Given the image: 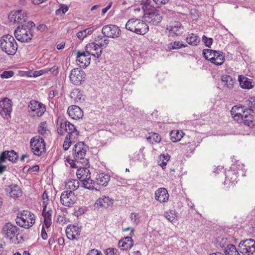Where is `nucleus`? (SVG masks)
<instances>
[{"mask_svg": "<svg viewBox=\"0 0 255 255\" xmlns=\"http://www.w3.org/2000/svg\"><path fill=\"white\" fill-rule=\"evenodd\" d=\"M35 26L34 23L29 21L18 26L14 30L16 39L21 42H28L33 37L32 28Z\"/></svg>", "mask_w": 255, "mask_h": 255, "instance_id": "f257e3e1", "label": "nucleus"}, {"mask_svg": "<svg viewBox=\"0 0 255 255\" xmlns=\"http://www.w3.org/2000/svg\"><path fill=\"white\" fill-rule=\"evenodd\" d=\"M237 110L238 112L235 114L233 118L235 120L240 123H243L245 125L250 126L253 122L254 117L251 114L253 112L252 109L248 108L244 110L242 107H238L234 106L231 111L232 115L233 116L234 110Z\"/></svg>", "mask_w": 255, "mask_h": 255, "instance_id": "f03ea898", "label": "nucleus"}, {"mask_svg": "<svg viewBox=\"0 0 255 255\" xmlns=\"http://www.w3.org/2000/svg\"><path fill=\"white\" fill-rule=\"evenodd\" d=\"M142 10L144 13L143 16L147 18L146 21L153 25H156L161 22L162 16L158 10L151 6L147 0L142 6Z\"/></svg>", "mask_w": 255, "mask_h": 255, "instance_id": "7ed1b4c3", "label": "nucleus"}, {"mask_svg": "<svg viewBox=\"0 0 255 255\" xmlns=\"http://www.w3.org/2000/svg\"><path fill=\"white\" fill-rule=\"evenodd\" d=\"M0 47L2 51L9 55H13L17 49V44L13 37L4 35L0 39Z\"/></svg>", "mask_w": 255, "mask_h": 255, "instance_id": "20e7f679", "label": "nucleus"}, {"mask_svg": "<svg viewBox=\"0 0 255 255\" xmlns=\"http://www.w3.org/2000/svg\"><path fill=\"white\" fill-rule=\"evenodd\" d=\"M127 29L138 34L143 35L146 33L149 28L147 23L139 19H129L126 24Z\"/></svg>", "mask_w": 255, "mask_h": 255, "instance_id": "39448f33", "label": "nucleus"}, {"mask_svg": "<svg viewBox=\"0 0 255 255\" xmlns=\"http://www.w3.org/2000/svg\"><path fill=\"white\" fill-rule=\"evenodd\" d=\"M35 216L33 213L27 210L22 211L18 214L15 219L16 223L19 226L29 229L35 223Z\"/></svg>", "mask_w": 255, "mask_h": 255, "instance_id": "423d86ee", "label": "nucleus"}, {"mask_svg": "<svg viewBox=\"0 0 255 255\" xmlns=\"http://www.w3.org/2000/svg\"><path fill=\"white\" fill-rule=\"evenodd\" d=\"M30 143L31 150L34 155L39 156L45 153V144L41 136L36 135L32 137Z\"/></svg>", "mask_w": 255, "mask_h": 255, "instance_id": "0eeeda50", "label": "nucleus"}, {"mask_svg": "<svg viewBox=\"0 0 255 255\" xmlns=\"http://www.w3.org/2000/svg\"><path fill=\"white\" fill-rule=\"evenodd\" d=\"M238 249L243 255H253L255 253V241L252 239L241 241Z\"/></svg>", "mask_w": 255, "mask_h": 255, "instance_id": "6e6552de", "label": "nucleus"}, {"mask_svg": "<svg viewBox=\"0 0 255 255\" xmlns=\"http://www.w3.org/2000/svg\"><path fill=\"white\" fill-rule=\"evenodd\" d=\"M88 149V146L83 141H80L75 144L72 150V156L74 160L83 159Z\"/></svg>", "mask_w": 255, "mask_h": 255, "instance_id": "1a4fd4ad", "label": "nucleus"}, {"mask_svg": "<svg viewBox=\"0 0 255 255\" xmlns=\"http://www.w3.org/2000/svg\"><path fill=\"white\" fill-rule=\"evenodd\" d=\"M12 102L7 98H3L0 101V115L4 118L10 117L12 111Z\"/></svg>", "mask_w": 255, "mask_h": 255, "instance_id": "9d476101", "label": "nucleus"}, {"mask_svg": "<svg viewBox=\"0 0 255 255\" xmlns=\"http://www.w3.org/2000/svg\"><path fill=\"white\" fill-rule=\"evenodd\" d=\"M28 109L32 116L40 117L45 111V106L41 103L33 100L28 105Z\"/></svg>", "mask_w": 255, "mask_h": 255, "instance_id": "9b49d317", "label": "nucleus"}, {"mask_svg": "<svg viewBox=\"0 0 255 255\" xmlns=\"http://www.w3.org/2000/svg\"><path fill=\"white\" fill-rule=\"evenodd\" d=\"M166 30L168 31L169 36H178L183 33L184 27L180 22L174 21L167 25Z\"/></svg>", "mask_w": 255, "mask_h": 255, "instance_id": "f8f14e48", "label": "nucleus"}, {"mask_svg": "<svg viewBox=\"0 0 255 255\" xmlns=\"http://www.w3.org/2000/svg\"><path fill=\"white\" fill-rule=\"evenodd\" d=\"M85 78L84 71L80 68H74L71 71L70 79L71 82L76 85L81 84Z\"/></svg>", "mask_w": 255, "mask_h": 255, "instance_id": "ddd939ff", "label": "nucleus"}, {"mask_svg": "<svg viewBox=\"0 0 255 255\" xmlns=\"http://www.w3.org/2000/svg\"><path fill=\"white\" fill-rule=\"evenodd\" d=\"M76 197L73 191H65L63 192L60 196V202L62 205L71 207L75 203Z\"/></svg>", "mask_w": 255, "mask_h": 255, "instance_id": "4468645a", "label": "nucleus"}, {"mask_svg": "<svg viewBox=\"0 0 255 255\" xmlns=\"http://www.w3.org/2000/svg\"><path fill=\"white\" fill-rule=\"evenodd\" d=\"M19 229L10 223H6L3 227L2 234L4 238L12 240Z\"/></svg>", "mask_w": 255, "mask_h": 255, "instance_id": "2eb2a0df", "label": "nucleus"}, {"mask_svg": "<svg viewBox=\"0 0 255 255\" xmlns=\"http://www.w3.org/2000/svg\"><path fill=\"white\" fill-rule=\"evenodd\" d=\"M85 49V52L89 56L92 55L94 57L99 58L102 52V49L98 43H89L86 45Z\"/></svg>", "mask_w": 255, "mask_h": 255, "instance_id": "dca6fc26", "label": "nucleus"}, {"mask_svg": "<svg viewBox=\"0 0 255 255\" xmlns=\"http://www.w3.org/2000/svg\"><path fill=\"white\" fill-rule=\"evenodd\" d=\"M18 158V154L13 150H5L0 154V163H3L6 159L12 162H15Z\"/></svg>", "mask_w": 255, "mask_h": 255, "instance_id": "f3484780", "label": "nucleus"}, {"mask_svg": "<svg viewBox=\"0 0 255 255\" xmlns=\"http://www.w3.org/2000/svg\"><path fill=\"white\" fill-rule=\"evenodd\" d=\"M80 232V228L75 225H70L66 229L67 237L70 240L78 239Z\"/></svg>", "mask_w": 255, "mask_h": 255, "instance_id": "a211bd4d", "label": "nucleus"}, {"mask_svg": "<svg viewBox=\"0 0 255 255\" xmlns=\"http://www.w3.org/2000/svg\"><path fill=\"white\" fill-rule=\"evenodd\" d=\"M91 57L86 52L78 51L77 52L76 61L80 67H87L90 63Z\"/></svg>", "mask_w": 255, "mask_h": 255, "instance_id": "6ab92c4d", "label": "nucleus"}, {"mask_svg": "<svg viewBox=\"0 0 255 255\" xmlns=\"http://www.w3.org/2000/svg\"><path fill=\"white\" fill-rule=\"evenodd\" d=\"M133 235V230H131L129 237H125L121 239L119 242V246L123 250L130 249L133 245V242L131 237Z\"/></svg>", "mask_w": 255, "mask_h": 255, "instance_id": "aec40b11", "label": "nucleus"}, {"mask_svg": "<svg viewBox=\"0 0 255 255\" xmlns=\"http://www.w3.org/2000/svg\"><path fill=\"white\" fill-rule=\"evenodd\" d=\"M67 113L73 119H79L83 116V112L80 108L76 105L69 107L67 110Z\"/></svg>", "mask_w": 255, "mask_h": 255, "instance_id": "412c9836", "label": "nucleus"}, {"mask_svg": "<svg viewBox=\"0 0 255 255\" xmlns=\"http://www.w3.org/2000/svg\"><path fill=\"white\" fill-rule=\"evenodd\" d=\"M168 198L167 190L164 188H159L155 192V199L160 203L167 202Z\"/></svg>", "mask_w": 255, "mask_h": 255, "instance_id": "4be33fe9", "label": "nucleus"}, {"mask_svg": "<svg viewBox=\"0 0 255 255\" xmlns=\"http://www.w3.org/2000/svg\"><path fill=\"white\" fill-rule=\"evenodd\" d=\"M238 81L240 85L243 89H250L254 87L255 83L252 79H250L243 75L238 76Z\"/></svg>", "mask_w": 255, "mask_h": 255, "instance_id": "5701e85b", "label": "nucleus"}, {"mask_svg": "<svg viewBox=\"0 0 255 255\" xmlns=\"http://www.w3.org/2000/svg\"><path fill=\"white\" fill-rule=\"evenodd\" d=\"M111 203V198L108 196H104L97 200L94 205V207L98 210L101 208L107 209L110 206Z\"/></svg>", "mask_w": 255, "mask_h": 255, "instance_id": "b1692460", "label": "nucleus"}, {"mask_svg": "<svg viewBox=\"0 0 255 255\" xmlns=\"http://www.w3.org/2000/svg\"><path fill=\"white\" fill-rule=\"evenodd\" d=\"M65 131L68 133L66 136L70 137L73 140H77L79 134V131L76 129L75 126L67 121V128Z\"/></svg>", "mask_w": 255, "mask_h": 255, "instance_id": "393cba45", "label": "nucleus"}, {"mask_svg": "<svg viewBox=\"0 0 255 255\" xmlns=\"http://www.w3.org/2000/svg\"><path fill=\"white\" fill-rule=\"evenodd\" d=\"M77 178L81 181L91 178L90 170L85 167L78 169L76 172Z\"/></svg>", "mask_w": 255, "mask_h": 255, "instance_id": "a878e982", "label": "nucleus"}, {"mask_svg": "<svg viewBox=\"0 0 255 255\" xmlns=\"http://www.w3.org/2000/svg\"><path fill=\"white\" fill-rule=\"evenodd\" d=\"M224 61L223 53L219 51H217V53L214 54V56L210 58V62L216 65H221Z\"/></svg>", "mask_w": 255, "mask_h": 255, "instance_id": "bb28decb", "label": "nucleus"}, {"mask_svg": "<svg viewBox=\"0 0 255 255\" xmlns=\"http://www.w3.org/2000/svg\"><path fill=\"white\" fill-rule=\"evenodd\" d=\"M110 180V176L104 173H101L97 175L96 183L103 186H106Z\"/></svg>", "mask_w": 255, "mask_h": 255, "instance_id": "cd10ccee", "label": "nucleus"}, {"mask_svg": "<svg viewBox=\"0 0 255 255\" xmlns=\"http://www.w3.org/2000/svg\"><path fill=\"white\" fill-rule=\"evenodd\" d=\"M9 187L10 189L9 193L11 197L15 198L21 196V190L17 185L11 184Z\"/></svg>", "mask_w": 255, "mask_h": 255, "instance_id": "c85d7f7f", "label": "nucleus"}, {"mask_svg": "<svg viewBox=\"0 0 255 255\" xmlns=\"http://www.w3.org/2000/svg\"><path fill=\"white\" fill-rule=\"evenodd\" d=\"M57 126L58 134L63 135L64 131H65V128H67V121L59 117L57 120Z\"/></svg>", "mask_w": 255, "mask_h": 255, "instance_id": "c756f323", "label": "nucleus"}, {"mask_svg": "<svg viewBox=\"0 0 255 255\" xmlns=\"http://www.w3.org/2000/svg\"><path fill=\"white\" fill-rule=\"evenodd\" d=\"M221 81L222 84L229 89L233 88L234 80L231 76L228 75H223L221 77Z\"/></svg>", "mask_w": 255, "mask_h": 255, "instance_id": "7c9ffc66", "label": "nucleus"}, {"mask_svg": "<svg viewBox=\"0 0 255 255\" xmlns=\"http://www.w3.org/2000/svg\"><path fill=\"white\" fill-rule=\"evenodd\" d=\"M164 217L172 224L176 223L177 222V215L174 210H170L164 213Z\"/></svg>", "mask_w": 255, "mask_h": 255, "instance_id": "2f4dec72", "label": "nucleus"}, {"mask_svg": "<svg viewBox=\"0 0 255 255\" xmlns=\"http://www.w3.org/2000/svg\"><path fill=\"white\" fill-rule=\"evenodd\" d=\"M186 40L189 44L196 46L199 43L200 39L197 34L191 33L186 37Z\"/></svg>", "mask_w": 255, "mask_h": 255, "instance_id": "473e14b6", "label": "nucleus"}, {"mask_svg": "<svg viewBox=\"0 0 255 255\" xmlns=\"http://www.w3.org/2000/svg\"><path fill=\"white\" fill-rule=\"evenodd\" d=\"M65 186L67 188L74 191L78 188L79 186V182L76 179H69L66 182Z\"/></svg>", "mask_w": 255, "mask_h": 255, "instance_id": "72a5a7b5", "label": "nucleus"}, {"mask_svg": "<svg viewBox=\"0 0 255 255\" xmlns=\"http://www.w3.org/2000/svg\"><path fill=\"white\" fill-rule=\"evenodd\" d=\"M94 28L93 27L88 28L78 32L77 33V36L80 40H83L85 37H87L88 35L92 34Z\"/></svg>", "mask_w": 255, "mask_h": 255, "instance_id": "f704fd0d", "label": "nucleus"}, {"mask_svg": "<svg viewBox=\"0 0 255 255\" xmlns=\"http://www.w3.org/2000/svg\"><path fill=\"white\" fill-rule=\"evenodd\" d=\"M52 213V210L49 209L47 211L46 214L43 216L44 218V225L47 228L50 227L51 225Z\"/></svg>", "mask_w": 255, "mask_h": 255, "instance_id": "c9c22d12", "label": "nucleus"}, {"mask_svg": "<svg viewBox=\"0 0 255 255\" xmlns=\"http://www.w3.org/2000/svg\"><path fill=\"white\" fill-rule=\"evenodd\" d=\"M183 133L180 132L178 130H172L170 133V139L174 142L179 141L183 137Z\"/></svg>", "mask_w": 255, "mask_h": 255, "instance_id": "e433bc0d", "label": "nucleus"}, {"mask_svg": "<svg viewBox=\"0 0 255 255\" xmlns=\"http://www.w3.org/2000/svg\"><path fill=\"white\" fill-rule=\"evenodd\" d=\"M147 141L150 143L153 144L155 143H159L161 139L160 135L157 133H153L151 135L147 137Z\"/></svg>", "mask_w": 255, "mask_h": 255, "instance_id": "4c0bfd02", "label": "nucleus"}, {"mask_svg": "<svg viewBox=\"0 0 255 255\" xmlns=\"http://www.w3.org/2000/svg\"><path fill=\"white\" fill-rule=\"evenodd\" d=\"M17 18L16 22L22 23L23 22H25L27 18L26 14L23 12L21 10H16Z\"/></svg>", "mask_w": 255, "mask_h": 255, "instance_id": "58836bf2", "label": "nucleus"}, {"mask_svg": "<svg viewBox=\"0 0 255 255\" xmlns=\"http://www.w3.org/2000/svg\"><path fill=\"white\" fill-rule=\"evenodd\" d=\"M82 182V187L85 188H87L90 190H93L94 188V186L95 185V183H96V181H95L93 180H91V178L88 179H86L84 180Z\"/></svg>", "mask_w": 255, "mask_h": 255, "instance_id": "ea45409f", "label": "nucleus"}, {"mask_svg": "<svg viewBox=\"0 0 255 255\" xmlns=\"http://www.w3.org/2000/svg\"><path fill=\"white\" fill-rule=\"evenodd\" d=\"M217 53V51L209 49H205L203 50V54L204 58L210 61L211 57L214 56V54Z\"/></svg>", "mask_w": 255, "mask_h": 255, "instance_id": "a19ab883", "label": "nucleus"}, {"mask_svg": "<svg viewBox=\"0 0 255 255\" xmlns=\"http://www.w3.org/2000/svg\"><path fill=\"white\" fill-rule=\"evenodd\" d=\"M186 46H187V45H184L182 43V42H181L180 41H174L173 42H171L169 45V48L170 49L173 50L179 49L180 48H181L182 47H185Z\"/></svg>", "mask_w": 255, "mask_h": 255, "instance_id": "79ce46f5", "label": "nucleus"}, {"mask_svg": "<svg viewBox=\"0 0 255 255\" xmlns=\"http://www.w3.org/2000/svg\"><path fill=\"white\" fill-rule=\"evenodd\" d=\"M102 33L106 37H111L112 36V25H105L102 29Z\"/></svg>", "mask_w": 255, "mask_h": 255, "instance_id": "37998d69", "label": "nucleus"}, {"mask_svg": "<svg viewBox=\"0 0 255 255\" xmlns=\"http://www.w3.org/2000/svg\"><path fill=\"white\" fill-rule=\"evenodd\" d=\"M69 9V7L65 4H61L59 5V8L55 11L56 15L65 14Z\"/></svg>", "mask_w": 255, "mask_h": 255, "instance_id": "c03bdc74", "label": "nucleus"}, {"mask_svg": "<svg viewBox=\"0 0 255 255\" xmlns=\"http://www.w3.org/2000/svg\"><path fill=\"white\" fill-rule=\"evenodd\" d=\"M76 140H73L70 137L66 136L63 145V149L65 150H67L72 142H75Z\"/></svg>", "mask_w": 255, "mask_h": 255, "instance_id": "a18cd8bd", "label": "nucleus"}, {"mask_svg": "<svg viewBox=\"0 0 255 255\" xmlns=\"http://www.w3.org/2000/svg\"><path fill=\"white\" fill-rule=\"evenodd\" d=\"M202 41L204 42L206 46L210 48L213 44V40L212 38H207L205 35L202 37Z\"/></svg>", "mask_w": 255, "mask_h": 255, "instance_id": "49530a36", "label": "nucleus"}, {"mask_svg": "<svg viewBox=\"0 0 255 255\" xmlns=\"http://www.w3.org/2000/svg\"><path fill=\"white\" fill-rule=\"evenodd\" d=\"M121 34V30L119 27L113 25V38L118 37Z\"/></svg>", "mask_w": 255, "mask_h": 255, "instance_id": "de8ad7c7", "label": "nucleus"}, {"mask_svg": "<svg viewBox=\"0 0 255 255\" xmlns=\"http://www.w3.org/2000/svg\"><path fill=\"white\" fill-rule=\"evenodd\" d=\"M13 74L14 72L12 71H5L0 74V77L2 79H7L11 77Z\"/></svg>", "mask_w": 255, "mask_h": 255, "instance_id": "09e8293b", "label": "nucleus"}, {"mask_svg": "<svg viewBox=\"0 0 255 255\" xmlns=\"http://www.w3.org/2000/svg\"><path fill=\"white\" fill-rule=\"evenodd\" d=\"M100 40H101V41H99L98 44H99L101 49H102V47H105L110 41L109 38H106V37H105L103 40L102 38H101Z\"/></svg>", "mask_w": 255, "mask_h": 255, "instance_id": "8fccbe9b", "label": "nucleus"}, {"mask_svg": "<svg viewBox=\"0 0 255 255\" xmlns=\"http://www.w3.org/2000/svg\"><path fill=\"white\" fill-rule=\"evenodd\" d=\"M246 102L250 107L249 108H255V97H250L249 99Z\"/></svg>", "mask_w": 255, "mask_h": 255, "instance_id": "3c124183", "label": "nucleus"}, {"mask_svg": "<svg viewBox=\"0 0 255 255\" xmlns=\"http://www.w3.org/2000/svg\"><path fill=\"white\" fill-rule=\"evenodd\" d=\"M16 11H11L8 15V19L10 21L13 22L14 23L16 22Z\"/></svg>", "mask_w": 255, "mask_h": 255, "instance_id": "603ef678", "label": "nucleus"}, {"mask_svg": "<svg viewBox=\"0 0 255 255\" xmlns=\"http://www.w3.org/2000/svg\"><path fill=\"white\" fill-rule=\"evenodd\" d=\"M39 133L43 135L46 132V129L45 127V123H41L38 128Z\"/></svg>", "mask_w": 255, "mask_h": 255, "instance_id": "864d4df0", "label": "nucleus"}, {"mask_svg": "<svg viewBox=\"0 0 255 255\" xmlns=\"http://www.w3.org/2000/svg\"><path fill=\"white\" fill-rule=\"evenodd\" d=\"M130 218L131 220L134 223H135L136 224H137V223H138L139 222V220H138V214H137L136 213H132L130 214Z\"/></svg>", "mask_w": 255, "mask_h": 255, "instance_id": "5fc2aeb1", "label": "nucleus"}, {"mask_svg": "<svg viewBox=\"0 0 255 255\" xmlns=\"http://www.w3.org/2000/svg\"><path fill=\"white\" fill-rule=\"evenodd\" d=\"M44 225H43L42 228L41 230V237L42 239L45 240L47 239L48 236L47 233L44 229Z\"/></svg>", "mask_w": 255, "mask_h": 255, "instance_id": "6e6d98bb", "label": "nucleus"}, {"mask_svg": "<svg viewBox=\"0 0 255 255\" xmlns=\"http://www.w3.org/2000/svg\"><path fill=\"white\" fill-rule=\"evenodd\" d=\"M57 222L59 223L60 224L63 225L66 222V218L61 215H59L57 218Z\"/></svg>", "mask_w": 255, "mask_h": 255, "instance_id": "4d7b16f0", "label": "nucleus"}, {"mask_svg": "<svg viewBox=\"0 0 255 255\" xmlns=\"http://www.w3.org/2000/svg\"><path fill=\"white\" fill-rule=\"evenodd\" d=\"M112 6V1L110 2L107 7L104 8L102 10V15L105 14Z\"/></svg>", "mask_w": 255, "mask_h": 255, "instance_id": "13d9d810", "label": "nucleus"}, {"mask_svg": "<svg viewBox=\"0 0 255 255\" xmlns=\"http://www.w3.org/2000/svg\"><path fill=\"white\" fill-rule=\"evenodd\" d=\"M67 161L70 164L72 168H76L77 166L74 162V160L73 159H71L69 158H67Z\"/></svg>", "mask_w": 255, "mask_h": 255, "instance_id": "bf43d9fd", "label": "nucleus"}, {"mask_svg": "<svg viewBox=\"0 0 255 255\" xmlns=\"http://www.w3.org/2000/svg\"><path fill=\"white\" fill-rule=\"evenodd\" d=\"M7 166L2 163H0V174H2L6 169Z\"/></svg>", "mask_w": 255, "mask_h": 255, "instance_id": "052dcab7", "label": "nucleus"}, {"mask_svg": "<svg viewBox=\"0 0 255 255\" xmlns=\"http://www.w3.org/2000/svg\"><path fill=\"white\" fill-rule=\"evenodd\" d=\"M156 3L158 4H165L170 0H153Z\"/></svg>", "mask_w": 255, "mask_h": 255, "instance_id": "680f3d73", "label": "nucleus"}, {"mask_svg": "<svg viewBox=\"0 0 255 255\" xmlns=\"http://www.w3.org/2000/svg\"><path fill=\"white\" fill-rule=\"evenodd\" d=\"M43 73V72L42 70L35 71L33 72V77H38L40 75H41Z\"/></svg>", "mask_w": 255, "mask_h": 255, "instance_id": "e2e57ef3", "label": "nucleus"}, {"mask_svg": "<svg viewBox=\"0 0 255 255\" xmlns=\"http://www.w3.org/2000/svg\"><path fill=\"white\" fill-rule=\"evenodd\" d=\"M87 255H102L101 254H99L97 250H91Z\"/></svg>", "mask_w": 255, "mask_h": 255, "instance_id": "0e129e2a", "label": "nucleus"}, {"mask_svg": "<svg viewBox=\"0 0 255 255\" xmlns=\"http://www.w3.org/2000/svg\"><path fill=\"white\" fill-rule=\"evenodd\" d=\"M16 240L18 241V243L23 242L24 241V239L22 236H19L18 233H16Z\"/></svg>", "mask_w": 255, "mask_h": 255, "instance_id": "69168bd1", "label": "nucleus"}, {"mask_svg": "<svg viewBox=\"0 0 255 255\" xmlns=\"http://www.w3.org/2000/svg\"><path fill=\"white\" fill-rule=\"evenodd\" d=\"M37 28L38 30H44L46 28H47V26L45 24H40L37 27Z\"/></svg>", "mask_w": 255, "mask_h": 255, "instance_id": "338daca9", "label": "nucleus"}, {"mask_svg": "<svg viewBox=\"0 0 255 255\" xmlns=\"http://www.w3.org/2000/svg\"><path fill=\"white\" fill-rule=\"evenodd\" d=\"M55 91L54 90H50L49 93L48 98L52 99L55 97Z\"/></svg>", "mask_w": 255, "mask_h": 255, "instance_id": "774afa93", "label": "nucleus"}]
</instances>
